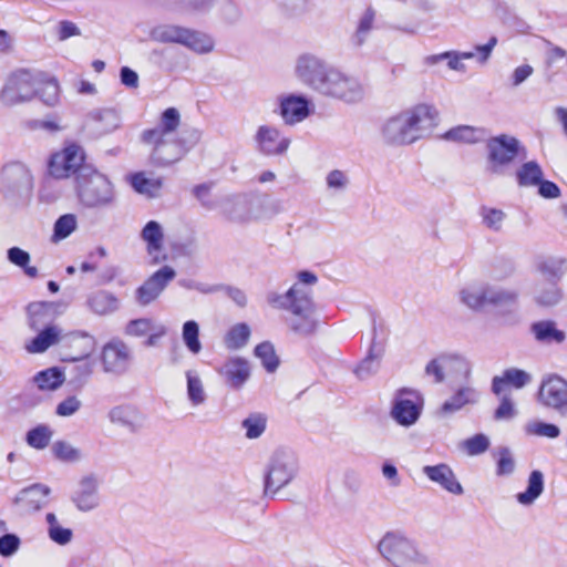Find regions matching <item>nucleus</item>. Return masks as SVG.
<instances>
[{"instance_id":"f257e3e1","label":"nucleus","mask_w":567,"mask_h":567,"mask_svg":"<svg viewBox=\"0 0 567 567\" xmlns=\"http://www.w3.org/2000/svg\"><path fill=\"white\" fill-rule=\"evenodd\" d=\"M318 277L311 271H299L296 282L285 292L274 296L269 302L288 315L286 323L296 334L309 336L317 329L316 306L312 288Z\"/></svg>"},{"instance_id":"f03ea898","label":"nucleus","mask_w":567,"mask_h":567,"mask_svg":"<svg viewBox=\"0 0 567 567\" xmlns=\"http://www.w3.org/2000/svg\"><path fill=\"white\" fill-rule=\"evenodd\" d=\"M181 113L176 107L166 109L158 124L143 131L142 142L151 150L150 159L156 166H168L181 161L189 151L185 142L177 137Z\"/></svg>"},{"instance_id":"7ed1b4c3","label":"nucleus","mask_w":567,"mask_h":567,"mask_svg":"<svg viewBox=\"0 0 567 567\" xmlns=\"http://www.w3.org/2000/svg\"><path fill=\"white\" fill-rule=\"evenodd\" d=\"M436 122V109L420 103L390 117L382 126V140L393 146L411 145L429 134Z\"/></svg>"},{"instance_id":"20e7f679","label":"nucleus","mask_w":567,"mask_h":567,"mask_svg":"<svg viewBox=\"0 0 567 567\" xmlns=\"http://www.w3.org/2000/svg\"><path fill=\"white\" fill-rule=\"evenodd\" d=\"M565 272V262L555 257H543L534 266V281L530 296L536 306L551 308L563 299L559 281Z\"/></svg>"},{"instance_id":"39448f33","label":"nucleus","mask_w":567,"mask_h":567,"mask_svg":"<svg viewBox=\"0 0 567 567\" xmlns=\"http://www.w3.org/2000/svg\"><path fill=\"white\" fill-rule=\"evenodd\" d=\"M380 555L393 567H427L430 559L416 542L402 532H386L378 544Z\"/></svg>"},{"instance_id":"423d86ee","label":"nucleus","mask_w":567,"mask_h":567,"mask_svg":"<svg viewBox=\"0 0 567 567\" xmlns=\"http://www.w3.org/2000/svg\"><path fill=\"white\" fill-rule=\"evenodd\" d=\"M76 192L81 204L89 208H101L113 204L115 190L111 181L102 173L85 168L76 177Z\"/></svg>"},{"instance_id":"0eeeda50","label":"nucleus","mask_w":567,"mask_h":567,"mask_svg":"<svg viewBox=\"0 0 567 567\" xmlns=\"http://www.w3.org/2000/svg\"><path fill=\"white\" fill-rule=\"evenodd\" d=\"M45 80V73L38 70L20 69L11 73L1 90L0 99L12 106L31 101L38 93V86Z\"/></svg>"},{"instance_id":"6e6552de","label":"nucleus","mask_w":567,"mask_h":567,"mask_svg":"<svg viewBox=\"0 0 567 567\" xmlns=\"http://www.w3.org/2000/svg\"><path fill=\"white\" fill-rule=\"evenodd\" d=\"M496 44L497 38L491 37L487 43L476 45L474 52L445 51L437 54H430L424 56L423 64L431 68L439 64L440 62L446 61L449 70L458 73H465L467 69L464 64V60L475 59L478 64L484 65L489 60Z\"/></svg>"},{"instance_id":"1a4fd4ad","label":"nucleus","mask_w":567,"mask_h":567,"mask_svg":"<svg viewBox=\"0 0 567 567\" xmlns=\"http://www.w3.org/2000/svg\"><path fill=\"white\" fill-rule=\"evenodd\" d=\"M319 94L346 103H357L363 99L364 87L355 76L333 66Z\"/></svg>"},{"instance_id":"9d476101","label":"nucleus","mask_w":567,"mask_h":567,"mask_svg":"<svg viewBox=\"0 0 567 567\" xmlns=\"http://www.w3.org/2000/svg\"><path fill=\"white\" fill-rule=\"evenodd\" d=\"M423 406L424 399L419 391L402 388L394 393L390 416L396 424L411 427L419 421Z\"/></svg>"},{"instance_id":"9b49d317","label":"nucleus","mask_w":567,"mask_h":567,"mask_svg":"<svg viewBox=\"0 0 567 567\" xmlns=\"http://www.w3.org/2000/svg\"><path fill=\"white\" fill-rule=\"evenodd\" d=\"M487 165L493 174H504L509 165L518 156L520 151L519 141L507 134L492 137L487 141Z\"/></svg>"},{"instance_id":"f8f14e48","label":"nucleus","mask_w":567,"mask_h":567,"mask_svg":"<svg viewBox=\"0 0 567 567\" xmlns=\"http://www.w3.org/2000/svg\"><path fill=\"white\" fill-rule=\"evenodd\" d=\"M84 159L83 148L78 144L70 143L51 155L48 167L49 174L56 179L78 176L82 169L86 168L83 166Z\"/></svg>"},{"instance_id":"ddd939ff","label":"nucleus","mask_w":567,"mask_h":567,"mask_svg":"<svg viewBox=\"0 0 567 567\" xmlns=\"http://www.w3.org/2000/svg\"><path fill=\"white\" fill-rule=\"evenodd\" d=\"M298 473V458L290 451H276L266 476V491L277 492L287 486Z\"/></svg>"},{"instance_id":"4468645a","label":"nucleus","mask_w":567,"mask_h":567,"mask_svg":"<svg viewBox=\"0 0 567 567\" xmlns=\"http://www.w3.org/2000/svg\"><path fill=\"white\" fill-rule=\"evenodd\" d=\"M332 64L312 53L300 54L295 63V75L303 84L320 93Z\"/></svg>"},{"instance_id":"2eb2a0df","label":"nucleus","mask_w":567,"mask_h":567,"mask_svg":"<svg viewBox=\"0 0 567 567\" xmlns=\"http://www.w3.org/2000/svg\"><path fill=\"white\" fill-rule=\"evenodd\" d=\"M425 373L429 377H433L435 383H441L445 379L468 380L471 365L466 359L461 355L442 354L426 364Z\"/></svg>"},{"instance_id":"dca6fc26","label":"nucleus","mask_w":567,"mask_h":567,"mask_svg":"<svg viewBox=\"0 0 567 567\" xmlns=\"http://www.w3.org/2000/svg\"><path fill=\"white\" fill-rule=\"evenodd\" d=\"M131 348L118 339L106 342L100 351L99 360L105 374L122 375L130 369L132 362Z\"/></svg>"},{"instance_id":"f3484780","label":"nucleus","mask_w":567,"mask_h":567,"mask_svg":"<svg viewBox=\"0 0 567 567\" xmlns=\"http://www.w3.org/2000/svg\"><path fill=\"white\" fill-rule=\"evenodd\" d=\"M537 396L543 406L567 416V380L557 374L544 378Z\"/></svg>"},{"instance_id":"a211bd4d","label":"nucleus","mask_w":567,"mask_h":567,"mask_svg":"<svg viewBox=\"0 0 567 567\" xmlns=\"http://www.w3.org/2000/svg\"><path fill=\"white\" fill-rule=\"evenodd\" d=\"M96 344L95 338L85 332L75 330L72 332L63 331L61 341V355L63 361L76 362L90 358Z\"/></svg>"},{"instance_id":"6ab92c4d","label":"nucleus","mask_w":567,"mask_h":567,"mask_svg":"<svg viewBox=\"0 0 567 567\" xmlns=\"http://www.w3.org/2000/svg\"><path fill=\"white\" fill-rule=\"evenodd\" d=\"M140 238L145 245V251L152 265H159L167 259L165 249V228L157 220H148L140 231Z\"/></svg>"},{"instance_id":"aec40b11","label":"nucleus","mask_w":567,"mask_h":567,"mask_svg":"<svg viewBox=\"0 0 567 567\" xmlns=\"http://www.w3.org/2000/svg\"><path fill=\"white\" fill-rule=\"evenodd\" d=\"M175 277L176 271L174 268L163 266L137 288L135 291L136 302L143 307L151 305L162 295Z\"/></svg>"},{"instance_id":"412c9836","label":"nucleus","mask_w":567,"mask_h":567,"mask_svg":"<svg viewBox=\"0 0 567 567\" xmlns=\"http://www.w3.org/2000/svg\"><path fill=\"white\" fill-rule=\"evenodd\" d=\"M100 478L96 474H86L76 483L72 502L81 512H90L100 505Z\"/></svg>"},{"instance_id":"4be33fe9","label":"nucleus","mask_w":567,"mask_h":567,"mask_svg":"<svg viewBox=\"0 0 567 567\" xmlns=\"http://www.w3.org/2000/svg\"><path fill=\"white\" fill-rule=\"evenodd\" d=\"M255 142L257 148L267 155L284 154L290 145V140L281 135L277 127L270 125H261L258 127Z\"/></svg>"},{"instance_id":"5701e85b","label":"nucleus","mask_w":567,"mask_h":567,"mask_svg":"<svg viewBox=\"0 0 567 567\" xmlns=\"http://www.w3.org/2000/svg\"><path fill=\"white\" fill-rule=\"evenodd\" d=\"M37 334L25 341L24 350L30 354H41L51 347L61 346L63 329L58 324H48L34 330Z\"/></svg>"},{"instance_id":"b1692460","label":"nucleus","mask_w":567,"mask_h":567,"mask_svg":"<svg viewBox=\"0 0 567 567\" xmlns=\"http://www.w3.org/2000/svg\"><path fill=\"white\" fill-rule=\"evenodd\" d=\"M63 311L62 305L54 301H37L27 308L28 327L39 330L41 327L52 324L51 321Z\"/></svg>"},{"instance_id":"393cba45","label":"nucleus","mask_w":567,"mask_h":567,"mask_svg":"<svg viewBox=\"0 0 567 567\" xmlns=\"http://www.w3.org/2000/svg\"><path fill=\"white\" fill-rule=\"evenodd\" d=\"M310 102L302 95L289 94L280 99V115L288 125L306 120L310 114Z\"/></svg>"},{"instance_id":"a878e982","label":"nucleus","mask_w":567,"mask_h":567,"mask_svg":"<svg viewBox=\"0 0 567 567\" xmlns=\"http://www.w3.org/2000/svg\"><path fill=\"white\" fill-rule=\"evenodd\" d=\"M51 489L44 484H33L19 492L16 503L27 513H35L49 504Z\"/></svg>"},{"instance_id":"bb28decb","label":"nucleus","mask_w":567,"mask_h":567,"mask_svg":"<svg viewBox=\"0 0 567 567\" xmlns=\"http://www.w3.org/2000/svg\"><path fill=\"white\" fill-rule=\"evenodd\" d=\"M217 372L225 379L229 386L240 389L250 377V367L246 359L241 357H230Z\"/></svg>"},{"instance_id":"cd10ccee","label":"nucleus","mask_w":567,"mask_h":567,"mask_svg":"<svg viewBox=\"0 0 567 567\" xmlns=\"http://www.w3.org/2000/svg\"><path fill=\"white\" fill-rule=\"evenodd\" d=\"M422 472L430 481L439 484L445 491L454 495H461L463 493L462 485L447 464L426 465L423 467Z\"/></svg>"},{"instance_id":"c85d7f7f","label":"nucleus","mask_w":567,"mask_h":567,"mask_svg":"<svg viewBox=\"0 0 567 567\" xmlns=\"http://www.w3.org/2000/svg\"><path fill=\"white\" fill-rule=\"evenodd\" d=\"M488 285L472 281L464 285L457 292L458 300L466 308L481 311L487 306Z\"/></svg>"},{"instance_id":"c756f323","label":"nucleus","mask_w":567,"mask_h":567,"mask_svg":"<svg viewBox=\"0 0 567 567\" xmlns=\"http://www.w3.org/2000/svg\"><path fill=\"white\" fill-rule=\"evenodd\" d=\"M480 391L471 383L460 386L441 406L443 414H453L466 405L476 404L480 401Z\"/></svg>"},{"instance_id":"7c9ffc66","label":"nucleus","mask_w":567,"mask_h":567,"mask_svg":"<svg viewBox=\"0 0 567 567\" xmlns=\"http://www.w3.org/2000/svg\"><path fill=\"white\" fill-rule=\"evenodd\" d=\"M186 381V398L192 408H198L207 402L208 394L200 372L187 369L184 372Z\"/></svg>"},{"instance_id":"2f4dec72","label":"nucleus","mask_w":567,"mask_h":567,"mask_svg":"<svg viewBox=\"0 0 567 567\" xmlns=\"http://www.w3.org/2000/svg\"><path fill=\"white\" fill-rule=\"evenodd\" d=\"M86 307L94 315L107 316L118 309L120 302L112 292L97 290L87 295Z\"/></svg>"},{"instance_id":"473e14b6","label":"nucleus","mask_w":567,"mask_h":567,"mask_svg":"<svg viewBox=\"0 0 567 567\" xmlns=\"http://www.w3.org/2000/svg\"><path fill=\"white\" fill-rule=\"evenodd\" d=\"M133 189L148 198H156L161 195L163 179L161 177H150L145 172H138L130 177Z\"/></svg>"},{"instance_id":"72a5a7b5","label":"nucleus","mask_w":567,"mask_h":567,"mask_svg":"<svg viewBox=\"0 0 567 567\" xmlns=\"http://www.w3.org/2000/svg\"><path fill=\"white\" fill-rule=\"evenodd\" d=\"M532 381V375L520 369L511 368L503 372L502 377L493 379L492 390L496 395H499L505 384H511L516 389H522Z\"/></svg>"},{"instance_id":"f704fd0d","label":"nucleus","mask_w":567,"mask_h":567,"mask_svg":"<svg viewBox=\"0 0 567 567\" xmlns=\"http://www.w3.org/2000/svg\"><path fill=\"white\" fill-rule=\"evenodd\" d=\"M248 198L245 195H229L224 197L217 207L220 213L231 220H246Z\"/></svg>"},{"instance_id":"c9c22d12","label":"nucleus","mask_w":567,"mask_h":567,"mask_svg":"<svg viewBox=\"0 0 567 567\" xmlns=\"http://www.w3.org/2000/svg\"><path fill=\"white\" fill-rule=\"evenodd\" d=\"M182 45L197 54H207L214 50L215 40L205 32L185 28Z\"/></svg>"},{"instance_id":"e433bc0d","label":"nucleus","mask_w":567,"mask_h":567,"mask_svg":"<svg viewBox=\"0 0 567 567\" xmlns=\"http://www.w3.org/2000/svg\"><path fill=\"white\" fill-rule=\"evenodd\" d=\"M532 332L538 342L546 344H560L566 339V333L559 330L554 321L542 320L532 324Z\"/></svg>"},{"instance_id":"4c0bfd02","label":"nucleus","mask_w":567,"mask_h":567,"mask_svg":"<svg viewBox=\"0 0 567 567\" xmlns=\"http://www.w3.org/2000/svg\"><path fill=\"white\" fill-rule=\"evenodd\" d=\"M64 373L59 368H48L34 374L33 386L41 392H52L64 383Z\"/></svg>"},{"instance_id":"58836bf2","label":"nucleus","mask_w":567,"mask_h":567,"mask_svg":"<svg viewBox=\"0 0 567 567\" xmlns=\"http://www.w3.org/2000/svg\"><path fill=\"white\" fill-rule=\"evenodd\" d=\"M544 492V475L535 470L528 476L527 488L516 495L517 502L523 506H532Z\"/></svg>"},{"instance_id":"ea45409f","label":"nucleus","mask_w":567,"mask_h":567,"mask_svg":"<svg viewBox=\"0 0 567 567\" xmlns=\"http://www.w3.org/2000/svg\"><path fill=\"white\" fill-rule=\"evenodd\" d=\"M487 306H511L517 302L519 290L515 287L489 286Z\"/></svg>"},{"instance_id":"a19ab883","label":"nucleus","mask_w":567,"mask_h":567,"mask_svg":"<svg viewBox=\"0 0 567 567\" xmlns=\"http://www.w3.org/2000/svg\"><path fill=\"white\" fill-rule=\"evenodd\" d=\"M45 522L48 524V536L53 543L65 546L72 542V529L63 527L55 514L48 513L45 515Z\"/></svg>"},{"instance_id":"79ce46f5","label":"nucleus","mask_w":567,"mask_h":567,"mask_svg":"<svg viewBox=\"0 0 567 567\" xmlns=\"http://www.w3.org/2000/svg\"><path fill=\"white\" fill-rule=\"evenodd\" d=\"M250 333L251 331L247 323H236L226 332L224 344L229 350L241 349L248 343Z\"/></svg>"},{"instance_id":"37998d69","label":"nucleus","mask_w":567,"mask_h":567,"mask_svg":"<svg viewBox=\"0 0 567 567\" xmlns=\"http://www.w3.org/2000/svg\"><path fill=\"white\" fill-rule=\"evenodd\" d=\"M53 435L54 431L50 425L40 424L27 432L25 442L30 447L41 451L49 446Z\"/></svg>"},{"instance_id":"c03bdc74","label":"nucleus","mask_w":567,"mask_h":567,"mask_svg":"<svg viewBox=\"0 0 567 567\" xmlns=\"http://www.w3.org/2000/svg\"><path fill=\"white\" fill-rule=\"evenodd\" d=\"M52 455L64 463H78L83 458L82 451L68 441H55L51 446Z\"/></svg>"},{"instance_id":"a18cd8bd","label":"nucleus","mask_w":567,"mask_h":567,"mask_svg":"<svg viewBox=\"0 0 567 567\" xmlns=\"http://www.w3.org/2000/svg\"><path fill=\"white\" fill-rule=\"evenodd\" d=\"M185 28L173 24H162L151 31V39L161 43L182 44Z\"/></svg>"},{"instance_id":"49530a36","label":"nucleus","mask_w":567,"mask_h":567,"mask_svg":"<svg viewBox=\"0 0 567 567\" xmlns=\"http://www.w3.org/2000/svg\"><path fill=\"white\" fill-rule=\"evenodd\" d=\"M516 177L520 186H537L543 178V171L537 162L529 161L517 169Z\"/></svg>"},{"instance_id":"de8ad7c7","label":"nucleus","mask_w":567,"mask_h":567,"mask_svg":"<svg viewBox=\"0 0 567 567\" xmlns=\"http://www.w3.org/2000/svg\"><path fill=\"white\" fill-rule=\"evenodd\" d=\"M182 339L187 350L197 355L202 349V342L199 340V326L195 320H188L184 322L182 328Z\"/></svg>"},{"instance_id":"09e8293b","label":"nucleus","mask_w":567,"mask_h":567,"mask_svg":"<svg viewBox=\"0 0 567 567\" xmlns=\"http://www.w3.org/2000/svg\"><path fill=\"white\" fill-rule=\"evenodd\" d=\"M30 172L28 167L20 163L13 162L3 166L1 171V178L4 183L9 185H18L24 183L29 179Z\"/></svg>"},{"instance_id":"8fccbe9b","label":"nucleus","mask_w":567,"mask_h":567,"mask_svg":"<svg viewBox=\"0 0 567 567\" xmlns=\"http://www.w3.org/2000/svg\"><path fill=\"white\" fill-rule=\"evenodd\" d=\"M37 95L49 106H54L59 102L60 86L58 80L45 73V80L38 86Z\"/></svg>"},{"instance_id":"3c124183","label":"nucleus","mask_w":567,"mask_h":567,"mask_svg":"<svg viewBox=\"0 0 567 567\" xmlns=\"http://www.w3.org/2000/svg\"><path fill=\"white\" fill-rule=\"evenodd\" d=\"M382 354L380 351L370 350L369 354L361 361L355 369L359 379L365 380L378 373L381 365Z\"/></svg>"},{"instance_id":"603ef678","label":"nucleus","mask_w":567,"mask_h":567,"mask_svg":"<svg viewBox=\"0 0 567 567\" xmlns=\"http://www.w3.org/2000/svg\"><path fill=\"white\" fill-rule=\"evenodd\" d=\"M109 419L114 424L132 426L138 420V412L131 405H117L109 412Z\"/></svg>"},{"instance_id":"864d4df0","label":"nucleus","mask_w":567,"mask_h":567,"mask_svg":"<svg viewBox=\"0 0 567 567\" xmlns=\"http://www.w3.org/2000/svg\"><path fill=\"white\" fill-rule=\"evenodd\" d=\"M524 431L527 435L556 439L560 435V429L553 423L542 421H530L525 424Z\"/></svg>"},{"instance_id":"5fc2aeb1","label":"nucleus","mask_w":567,"mask_h":567,"mask_svg":"<svg viewBox=\"0 0 567 567\" xmlns=\"http://www.w3.org/2000/svg\"><path fill=\"white\" fill-rule=\"evenodd\" d=\"M491 441L485 434H475L472 437L464 440L460 444V449L468 456H476L483 454L488 450Z\"/></svg>"},{"instance_id":"6e6d98bb","label":"nucleus","mask_w":567,"mask_h":567,"mask_svg":"<svg viewBox=\"0 0 567 567\" xmlns=\"http://www.w3.org/2000/svg\"><path fill=\"white\" fill-rule=\"evenodd\" d=\"M483 137V131L473 126H457L446 133V138L462 143H476Z\"/></svg>"},{"instance_id":"4d7b16f0","label":"nucleus","mask_w":567,"mask_h":567,"mask_svg":"<svg viewBox=\"0 0 567 567\" xmlns=\"http://www.w3.org/2000/svg\"><path fill=\"white\" fill-rule=\"evenodd\" d=\"M246 437L254 440L262 435L267 425V417L261 413H252L243 421Z\"/></svg>"},{"instance_id":"13d9d810","label":"nucleus","mask_w":567,"mask_h":567,"mask_svg":"<svg viewBox=\"0 0 567 567\" xmlns=\"http://www.w3.org/2000/svg\"><path fill=\"white\" fill-rule=\"evenodd\" d=\"M78 226L76 216L73 214H65L58 218L53 229V240L60 241L68 238Z\"/></svg>"},{"instance_id":"bf43d9fd","label":"nucleus","mask_w":567,"mask_h":567,"mask_svg":"<svg viewBox=\"0 0 567 567\" xmlns=\"http://www.w3.org/2000/svg\"><path fill=\"white\" fill-rule=\"evenodd\" d=\"M374 18L375 13L372 9L365 10L362 17L360 18L357 31L352 37V43L355 47H361L365 43L368 34L373 27Z\"/></svg>"},{"instance_id":"052dcab7","label":"nucleus","mask_w":567,"mask_h":567,"mask_svg":"<svg viewBox=\"0 0 567 567\" xmlns=\"http://www.w3.org/2000/svg\"><path fill=\"white\" fill-rule=\"evenodd\" d=\"M255 354L261 360L262 365L268 372H274L278 368L279 360L271 343L262 342L258 344L255 349Z\"/></svg>"},{"instance_id":"680f3d73","label":"nucleus","mask_w":567,"mask_h":567,"mask_svg":"<svg viewBox=\"0 0 567 567\" xmlns=\"http://www.w3.org/2000/svg\"><path fill=\"white\" fill-rule=\"evenodd\" d=\"M483 224L491 230L499 231L503 227L506 214L496 208L483 207L481 210Z\"/></svg>"},{"instance_id":"e2e57ef3","label":"nucleus","mask_w":567,"mask_h":567,"mask_svg":"<svg viewBox=\"0 0 567 567\" xmlns=\"http://www.w3.org/2000/svg\"><path fill=\"white\" fill-rule=\"evenodd\" d=\"M349 176L341 169H332L326 176V185L332 193L344 192L349 186Z\"/></svg>"},{"instance_id":"0e129e2a","label":"nucleus","mask_w":567,"mask_h":567,"mask_svg":"<svg viewBox=\"0 0 567 567\" xmlns=\"http://www.w3.org/2000/svg\"><path fill=\"white\" fill-rule=\"evenodd\" d=\"M156 324L152 319L141 318L127 323L125 332L132 337H144L155 330Z\"/></svg>"},{"instance_id":"69168bd1","label":"nucleus","mask_w":567,"mask_h":567,"mask_svg":"<svg viewBox=\"0 0 567 567\" xmlns=\"http://www.w3.org/2000/svg\"><path fill=\"white\" fill-rule=\"evenodd\" d=\"M82 408V401L76 395H69L55 408V414L61 417H70L76 414Z\"/></svg>"},{"instance_id":"338daca9","label":"nucleus","mask_w":567,"mask_h":567,"mask_svg":"<svg viewBox=\"0 0 567 567\" xmlns=\"http://www.w3.org/2000/svg\"><path fill=\"white\" fill-rule=\"evenodd\" d=\"M73 368L74 377L78 382H86L95 371V361L92 359H83Z\"/></svg>"},{"instance_id":"774afa93","label":"nucleus","mask_w":567,"mask_h":567,"mask_svg":"<svg viewBox=\"0 0 567 567\" xmlns=\"http://www.w3.org/2000/svg\"><path fill=\"white\" fill-rule=\"evenodd\" d=\"M515 471V461L507 449L499 452V458L497 461L496 474L498 476H508Z\"/></svg>"}]
</instances>
